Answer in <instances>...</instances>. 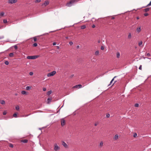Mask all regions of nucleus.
<instances>
[{
	"label": "nucleus",
	"mask_w": 151,
	"mask_h": 151,
	"mask_svg": "<svg viewBox=\"0 0 151 151\" xmlns=\"http://www.w3.org/2000/svg\"><path fill=\"white\" fill-rule=\"evenodd\" d=\"M56 42H54L53 43V45H56Z\"/></svg>",
	"instance_id": "obj_52"
},
{
	"label": "nucleus",
	"mask_w": 151,
	"mask_h": 151,
	"mask_svg": "<svg viewBox=\"0 0 151 151\" xmlns=\"http://www.w3.org/2000/svg\"><path fill=\"white\" fill-rule=\"evenodd\" d=\"M21 142L24 143H27L28 142V140L27 139L23 140L22 139L21 140Z\"/></svg>",
	"instance_id": "obj_14"
},
{
	"label": "nucleus",
	"mask_w": 151,
	"mask_h": 151,
	"mask_svg": "<svg viewBox=\"0 0 151 151\" xmlns=\"http://www.w3.org/2000/svg\"><path fill=\"white\" fill-rule=\"evenodd\" d=\"M49 3V1L48 0H46L45 1L44 3L42 4V6H45L47 5H48Z\"/></svg>",
	"instance_id": "obj_6"
},
{
	"label": "nucleus",
	"mask_w": 151,
	"mask_h": 151,
	"mask_svg": "<svg viewBox=\"0 0 151 151\" xmlns=\"http://www.w3.org/2000/svg\"><path fill=\"white\" fill-rule=\"evenodd\" d=\"M118 134H116L114 136V137L113 138V139L114 140H116L118 139Z\"/></svg>",
	"instance_id": "obj_11"
},
{
	"label": "nucleus",
	"mask_w": 151,
	"mask_h": 151,
	"mask_svg": "<svg viewBox=\"0 0 151 151\" xmlns=\"http://www.w3.org/2000/svg\"><path fill=\"white\" fill-rule=\"evenodd\" d=\"M137 136V134L136 133H135L133 135V137H136Z\"/></svg>",
	"instance_id": "obj_28"
},
{
	"label": "nucleus",
	"mask_w": 151,
	"mask_h": 151,
	"mask_svg": "<svg viewBox=\"0 0 151 151\" xmlns=\"http://www.w3.org/2000/svg\"><path fill=\"white\" fill-rule=\"evenodd\" d=\"M4 14V12H1L0 13V16L2 17L3 16Z\"/></svg>",
	"instance_id": "obj_20"
},
{
	"label": "nucleus",
	"mask_w": 151,
	"mask_h": 151,
	"mask_svg": "<svg viewBox=\"0 0 151 151\" xmlns=\"http://www.w3.org/2000/svg\"><path fill=\"white\" fill-rule=\"evenodd\" d=\"M114 83H114L113 84V85H112V86L113 85H114Z\"/></svg>",
	"instance_id": "obj_60"
},
{
	"label": "nucleus",
	"mask_w": 151,
	"mask_h": 151,
	"mask_svg": "<svg viewBox=\"0 0 151 151\" xmlns=\"http://www.w3.org/2000/svg\"><path fill=\"white\" fill-rule=\"evenodd\" d=\"M148 14L147 13H146L144 14V16H147L148 15Z\"/></svg>",
	"instance_id": "obj_44"
},
{
	"label": "nucleus",
	"mask_w": 151,
	"mask_h": 151,
	"mask_svg": "<svg viewBox=\"0 0 151 151\" xmlns=\"http://www.w3.org/2000/svg\"><path fill=\"white\" fill-rule=\"evenodd\" d=\"M21 93L23 95H27L26 92L24 91H22Z\"/></svg>",
	"instance_id": "obj_16"
},
{
	"label": "nucleus",
	"mask_w": 151,
	"mask_h": 151,
	"mask_svg": "<svg viewBox=\"0 0 151 151\" xmlns=\"http://www.w3.org/2000/svg\"><path fill=\"white\" fill-rule=\"evenodd\" d=\"M33 73L32 72H31L29 73V74L30 76H32L33 75Z\"/></svg>",
	"instance_id": "obj_39"
},
{
	"label": "nucleus",
	"mask_w": 151,
	"mask_h": 151,
	"mask_svg": "<svg viewBox=\"0 0 151 151\" xmlns=\"http://www.w3.org/2000/svg\"><path fill=\"white\" fill-rule=\"evenodd\" d=\"M79 0H71L66 4V6L68 7H70L74 3H77Z\"/></svg>",
	"instance_id": "obj_1"
},
{
	"label": "nucleus",
	"mask_w": 151,
	"mask_h": 151,
	"mask_svg": "<svg viewBox=\"0 0 151 151\" xmlns=\"http://www.w3.org/2000/svg\"><path fill=\"white\" fill-rule=\"evenodd\" d=\"M15 109L17 110H19V106H16Z\"/></svg>",
	"instance_id": "obj_23"
},
{
	"label": "nucleus",
	"mask_w": 151,
	"mask_h": 151,
	"mask_svg": "<svg viewBox=\"0 0 151 151\" xmlns=\"http://www.w3.org/2000/svg\"><path fill=\"white\" fill-rule=\"evenodd\" d=\"M92 28H95V25L94 24H93L92 25Z\"/></svg>",
	"instance_id": "obj_47"
},
{
	"label": "nucleus",
	"mask_w": 151,
	"mask_h": 151,
	"mask_svg": "<svg viewBox=\"0 0 151 151\" xmlns=\"http://www.w3.org/2000/svg\"><path fill=\"white\" fill-rule=\"evenodd\" d=\"M116 77V76L114 77L113 78V79L111 80V81L110 82V84L109 85H110L111 83H112V82H113V81L114 80V78Z\"/></svg>",
	"instance_id": "obj_26"
},
{
	"label": "nucleus",
	"mask_w": 151,
	"mask_h": 151,
	"mask_svg": "<svg viewBox=\"0 0 151 151\" xmlns=\"http://www.w3.org/2000/svg\"><path fill=\"white\" fill-rule=\"evenodd\" d=\"M77 47V48H79V45H78V46H77V47Z\"/></svg>",
	"instance_id": "obj_53"
},
{
	"label": "nucleus",
	"mask_w": 151,
	"mask_h": 151,
	"mask_svg": "<svg viewBox=\"0 0 151 151\" xmlns=\"http://www.w3.org/2000/svg\"><path fill=\"white\" fill-rule=\"evenodd\" d=\"M56 73V71H54L51 73H48L47 74V76L48 77H50L51 76H53L54 75H55Z\"/></svg>",
	"instance_id": "obj_4"
},
{
	"label": "nucleus",
	"mask_w": 151,
	"mask_h": 151,
	"mask_svg": "<svg viewBox=\"0 0 151 151\" xmlns=\"http://www.w3.org/2000/svg\"><path fill=\"white\" fill-rule=\"evenodd\" d=\"M147 57H150V54L149 53H147Z\"/></svg>",
	"instance_id": "obj_43"
},
{
	"label": "nucleus",
	"mask_w": 151,
	"mask_h": 151,
	"mask_svg": "<svg viewBox=\"0 0 151 151\" xmlns=\"http://www.w3.org/2000/svg\"><path fill=\"white\" fill-rule=\"evenodd\" d=\"M65 121L64 119H61V125L62 126H63L65 124Z\"/></svg>",
	"instance_id": "obj_8"
},
{
	"label": "nucleus",
	"mask_w": 151,
	"mask_h": 151,
	"mask_svg": "<svg viewBox=\"0 0 151 151\" xmlns=\"http://www.w3.org/2000/svg\"><path fill=\"white\" fill-rule=\"evenodd\" d=\"M65 38H66V39H68V37H65Z\"/></svg>",
	"instance_id": "obj_57"
},
{
	"label": "nucleus",
	"mask_w": 151,
	"mask_h": 151,
	"mask_svg": "<svg viewBox=\"0 0 151 151\" xmlns=\"http://www.w3.org/2000/svg\"><path fill=\"white\" fill-rule=\"evenodd\" d=\"M74 76V75L73 74H72V75H71L70 76V78H72Z\"/></svg>",
	"instance_id": "obj_49"
},
{
	"label": "nucleus",
	"mask_w": 151,
	"mask_h": 151,
	"mask_svg": "<svg viewBox=\"0 0 151 151\" xmlns=\"http://www.w3.org/2000/svg\"><path fill=\"white\" fill-rule=\"evenodd\" d=\"M43 90L44 91H45L46 90V89L45 88H43Z\"/></svg>",
	"instance_id": "obj_48"
},
{
	"label": "nucleus",
	"mask_w": 151,
	"mask_h": 151,
	"mask_svg": "<svg viewBox=\"0 0 151 151\" xmlns=\"http://www.w3.org/2000/svg\"><path fill=\"white\" fill-rule=\"evenodd\" d=\"M103 142L102 141L100 142L99 145V148H101L103 147Z\"/></svg>",
	"instance_id": "obj_10"
},
{
	"label": "nucleus",
	"mask_w": 151,
	"mask_h": 151,
	"mask_svg": "<svg viewBox=\"0 0 151 151\" xmlns=\"http://www.w3.org/2000/svg\"><path fill=\"white\" fill-rule=\"evenodd\" d=\"M41 1V0H36L35 1V3L40 2Z\"/></svg>",
	"instance_id": "obj_35"
},
{
	"label": "nucleus",
	"mask_w": 151,
	"mask_h": 151,
	"mask_svg": "<svg viewBox=\"0 0 151 151\" xmlns=\"http://www.w3.org/2000/svg\"><path fill=\"white\" fill-rule=\"evenodd\" d=\"M15 96H17V93H15Z\"/></svg>",
	"instance_id": "obj_58"
},
{
	"label": "nucleus",
	"mask_w": 151,
	"mask_h": 151,
	"mask_svg": "<svg viewBox=\"0 0 151 151\" xmlns=\"http://www.w3.org/2000/svg\"><path fill=\"white\" fill-rule=\"evenodd\" d=\"M62 145L65 148H68V147L67 145L63 141H62Z\"/></svg>",
	"instance_id": "obj_7"
},
{
	"label": "nucleus",
	"mask_w": 151,
	"mask_h": 151,
	"mask_svg": "<svg viewBox=\"0 0 151 151\" xmlns=\"http://www.w3.org/2000/svg\"><path fill=\"white\" fill-rule=\"evenodd\" d=\"M9 56L10 57H13L14 56V54L13 53H10L9 54Z\"/></svg>",
	"instance_id": "obj_25"
},
{
	"label": "nucleus",
	"mask_w": 151,
	"mask_h": 151,
	"mask_svg": "<svg viewBox=\"0 0 151 151\" xmlns=\"http://www.w3.org/2000/svg\"><path fill=\"white\" fill-rule=\"evenodd\" d=\"M140 28H141V27H139L138 28L140 29Z\"/></svg>",
	"instance_id": "obj_61"
},
{
	"label": "nucleus",
	"mask_w": 151,
	"mask_h": 151,
	"mask_svg": "<svg viewBox=\"0 0 151 151\" xmlns=\"http://www.w3.org/2000/svg\"><path fill=\"white\" fill-rule=\"evenodd\" d=\"M17 1V0H9L8 2L9 4H12L16 3Z\"/></svg>",
	"instance_id": "obj_5"
},
{
	"label": "nucleus",
	"mask_w": 151,
	"mask_h": 151,
	"mask_svg": "<svg viewBox=\"0 0 151 151\" xmlns=\"http://www.w3.org/2000/svg\"><path fill=\"white\" fill-rule=\"evenodd\" d=\"M132 37V35L131 33H129L128 35V38L130 39H131Z\"/></svg>",
	"instance_id": "obj_18"
},
{
	"label": "nucleus",
	"mask_w": 151,
	"mask_h": 151,
	"mask_svg": "<svg viewBox=\"0 0 151 151\" xmlns=\"http://www.w3.org/2000/svg\"><path fill=\"white\" fill-rule=\"evenodd\" d=\"M86 27L85 25H83L81 27V28H86Z\"/></svg>",
	"instance_id": "obj_32"
},
{
	"label": "nucleus",
	"mask_w": 151,
	"mask_h": 151,
	"mask_svg": "<svg viewBox=\"0 0 151 151\" xmlns=\"http://www.w3.org/2000/svg\"><path fill=\"white\" fill-rule=\"evenodd\" d=\"M99 54V52L98 51H96L95 52V55H97Z\"/></svg>",
	"instance_id": "obj_24"
},
{
	"label": "nucleus",
	"mask_w": 151,
	"mask_h": 151,
	"mask_svg": "<svg viewBox=\"0 0 151 151\" xmlns=\"http://www.w3.org/2000/svg\"><path fill=\"white\" fill-rule=\"evenodd\" d=\"M0 103L2 104H4L5 103V101L3 100H1Z\"/></svg>",
	"instance_id": "obj_17"
},
{
	"label": "nucleus",
	"mask_w": 151,
	"mask_h": 151,
	"mask_svg": "<svg viewBox=\"0 0 151 151\" xmlns=\"http://www.w3.org/2000/svg\"><path fill=\"white\" fill-rule=\"evenodd\" d=\"M9 146L10 147H13V145L12 144L10 143L9 144Z\"/></svg>",
	"instance_id": "obj_30"
},
{
	"label": "nucleus",
	"mask_w": 151,
	"mask_h": 151,
	"mask_svg": "<svg viewBox=\"0 0 151 151\" xmlns=\"http://www.w3.org/2000/svg\"><path fill=\"white\" fill-rule=\"evenodd\" d=\"M57 47L58 49H59V47L58 46H57Z\"/></svg>",
	"instance_id": "obj_54"
},
{
	"label": "nucleus",
	"mask_w": 151,
	"mask_h": 151,
	"mask_svg": "<svg viewBox=\"0 0 151 151\" xmlns=\"http://www.w3.org/2000/svg\"><path fill=\"white\" fill-rule=\"evenodd\" d=\"M39 57V55H37L35 56H28L27 57V58L28 59H35L38 58Z\"/></svg>",
	"instance_id": "obj_2"
},
{
	"label": "nucleus",
	"mask_w": 151,
	"mask_h": 151,
	"mask_svg": "<svg viewBox=\"0 0 151 151\" xmlns=\"http://www.w3.org/2000/svg\"><path fill=\"white\" fill-rule=\"evenodd\" d=\"M134 106L135 107H138L139 106V104H135Z\"/></svg>",
	"instance_id": "obj_37"
},
{
	"label": "nucleus",
	"mask_w": 151,
	"mask_h": 151,
	"mask_svg": "<svg viewBox=\"0 0 151 151\" xmlns=\"http://www.w3.org/2000/svg\"><path fill=\"white\" fill-rule=\"evenodd\" d=\"M142 41H140L138 43L139 46L143 47V45H142Z\"/></svg>",
	"instance_id": "obj_15"
},
{
	"label": "nucleus",
	"mask_w": 151,
	"mask_h": 151,
	"mask_svg": "<svg viewBox=\"0 0 151 151\" xmlns=\"http://www.w3.org/2000/svg\"><path fill=\"white\" fill-rule=\"evenodd\" d=\"M114 19V17H112V18H111V19Z\"/></svg>",
	"instance_id": "obj_55"
},
{
	"label": "nucleus",
	"mask_w": 151,
	"mask_h": 151,
	"mask_svg": "<svg viewBox=\"0 0 151 151\" xmlns=\"http://www.w3.org/2000/svg\"><path fill=\"white\" fill-rule=\"evenodd\" d=\"M100 41H98V42H99V43H100Z\"/></svg>",
	"instance_id": "obj_59"
},
{
	"label": "nucleus",
	"mask_w": 151,
	"mask_h": 151,
	"mask_svg": "<svg viewBox=\"0 0 151 151\" xmlns=\"http://www.w3.org/2000/svg\"><path fill=\"white\" fill-rule=\"evenodd\" d=\"M101 50H104V47L103 46H102L101 47Z\"/></svg>",
	"instance_id": "obj_38"
},
{
	"label": "nucleus",
	"mask_w": 151,
	"mask_h": 151,
	"mask_svg": "<svg viewBox=\"0 0 151 151\" xmlns=\"http://www.w3.org/2000/svg\"><path fill=\"white\" fill-rule=\"evenodd\" d=\"M82 87V86L81 84H78L76 85L73 87V88H81Z\"/></svg>",
	"instance_id": "obj_9"
},
{
	"label": "nucleus",
	"mask_w": 151,
	"mask_h": 151,
	"mask_svg": "<svg viewBox=\"0 0 151 151\" xmlns=\"http://www.w3.org/2000/svg\"><path fill=\"white\" fill-rule=\"evenodd\" d=\"M69 43L70 45H72L73 44V43L72 42H70Z\"/></svg>",
	"instance_id": "obj_45"
},
{
	"label": "nucleus",
	"mask_w": 151,
	"mask_h": 151,
	"mask_svg": "<svg viewBox=\"0 0 151 151\" xmlns=\"http://www.w3.org/2000/svg\"><path fill=\"white\" fill-rule=\"evenodd\" d=\"M31 88L30 86H27L26 87V89L27 90H30Z\"/></svg>",
	"instance_id": "obj_19"
},
{
	"label": "nucleus",
	"mask_w": 151,
	"mask_h": 151,
	"mask_svg": "<svg viewBox=\"0 0 151 151\" xmlns=\"http://www.w3.org/2000/svg\"><path fill=\"white\" fill-rule=\"evenodd\" d=\"M37 43H34L33 45V46H34V47H36L37 46Z\"/></svg>",
	"instance_id": "obj_33"
},
{
	"label": "nucleus",
	"mask_w": 151,
	"mask_h": 151,
	"mask_svg": "<svg viewBox=\"0 0 151 151\" xmlns=\"http://www.w3.org/2000/svg\"><path fill=\"white\" fill-rule=\"evenodd\" d=\"M149 10V8H146L145 9V12L148 11Z\"/></svg>",
	"instance_id": "obj_29"
},
{
	"label": "nucleus",
	"mask_w": 151,
	"mask_h": 151,
	"mask_svg": "<svg viewBox=\"0 0 151 151\" xmlns=\"http://www.w3.org/2000/svg\"><path fill=\"white\" fill-rule=\"evenodd\" d=\"M141 29H137L136 32L137 33H139L141 31Z\"/></svg>",
	"instance_id": "obj_21"
},
{
	"label": "nucleus",
	"mask_w": 151,
	"mask_h": 151,
	"mask_svg": "<svg viewBox=\"0 0 151 151\" xmlns=\"http://www.w3.org/2000/svg\"><path fill=\"white\" fill-rule=\"evenodd\" d=\"M54 149L55 151H57L60 150V147L56 143L54 144Z\"/></svg>",
	"instance_id": "obj_3"
},
{
	"label": "nucleus",
	"mask_w": 151,
	"mask_h": 151,
	"mask_svg": "<svg viewBox=\"0 0 151 151\" xmlns=\"http://www.w3.org/2000/svg\"><path fill=\"white\" fill-rule=\"evenodd\" d=\"M120 57V53L117 52L116 53V57L117 58H119Z\"/></svg>",
	"instance_id": "obj_12"
},
{
	"label": "nucleus",
	"mask_w": 151,
	"mask_h": 151,
	"mask_svg": "<svg viewBox=\"0 0 151 151\" xmlns=\"http://www.w3.org/2000/svg\"><path fill=\"white\" fill-rule=\"evenodd\" d=\"M52 93V91H48L47 93V95H49L50 94H51Z\"/></svg>",
	"instance_id": "obj_22"
},
{
	"label": "nucleus",
	"mask_w": 151,
	"mask_h": 151,
	"mask_svg": "<svg viewBox=\"0 0 151 151\" xmlns=\"http://www.w3.org/2000/svg\"><path fill=\"white\" fill-rule=\"evenodd\" d=\"M52 100V98H48L47 99V103L49 104L51 102V101Z\"/></svg>",
	"instance_id": "obj_13"
},
{
	"label": "nucleus",
	"mask_w": 151,
	"mask_h": 151,
	"mask_svg": "<svg viewBox=\"0 0 151 151\" xmlns=\"http://www.w3.org/2000/svg\"><path fill=\"white\" fill-rule=\"evenodd\" d=\"M3 22L4 23H7V21L6 19H4L3 20Z\"/></svg>",
	"instance_id": "obj_34"
},
{
	"label": "nucleus",
	"mask_w": 151,
	"mask_h": 151,
	"mask_svg": "<svg viewBox=\"0 0 151 151\" xmlns=\"http://www.w3.org/2000/svg\"><path fill=\"white\" fill-rule=\"evenodd\" d=\"M139 69L141 70L142 69V65H140L139 68Z\"/></svg>",
	"instance_id": "obj_46"
},
{
	"label": "nucleus",
	"mask_w": 151,
	"mask_h": 151,
	"mask_svg": "<svg viewBox=\"0 0 151 151\" xmlns=\"http://www.w3.org/2000/svg\"><path fill=\"white\" fill-rule=\"evenodd\" d=\"M98 123H95L94 125H95V126H97L98 125Z\"/></svg>",
	"instance_id": "obj_50"
},
{
	"label": "nucleus",
	"mask_w": 151,
	"mask_h": 151,
	"mask_svg": "<svg viewBox=\"0 0 151 151\" xmlns=\"http://www.w3.org/2000/svg\"><path fill=\"white\" fill-rule=\"evenodd\" d=\"M150 5H151V1H150V3L147 5V6H150Z\"/></svg>",
	"instance_id": "obj_42"
},
{
	"label": "nucleus",
	"mask_w": 151,
	"mask_h": 151,
	"mask_svg": "<svg viewBox=\"0 0 151 151\" xmlns=\"http://www.w3.org/2000/svg\"><path fill=\"white\" fill-rule=\"evenodd\" d=\"M110 116V115L109 114H107L106 116L107 117H109Z\"/></svg>",
	"instance_id": "obj_51"
},
{
	"label": "nucleus",
	"mask_w": 151,
	"mask_h": 151,
	"mask_svg": "<svg viewBox=\"0 0 151 151\" xmlns=\"http://www.w3.org/2000/svg\"><path fill=\"white\" fill-rule=\"evenodd\" d=\"M17 114L16 113H14L13 114V116L14 117H17Z\"/></svg>",
	"instance_id": "obj_27"
},
{
	"label": "nucleus",
	"mask_w": 151,
	"mask_h": 151,
	"mask_svg": "<svg viewBox=\"0 0 151 151\" xmlns=\"http://www.w3.org/2000/svg\"><path fill=\"white\" fill-rule=\"evenodd\" d=\"M6 114V111H4L3 113V114L4 115H5Z\"/></svg>",
	"instance_id": "obj_41"
},
{
	"label": "nucleus",
	"mask_w": 151,
	"mask_h": 151,
	"mask_svg": "<svg viewBox=\"0 0 151 151\" xmlns=\"http://www.w3.org/2000/svg\"><path fill=\"white\" fill-rule=\"evenodd\" d=\"M4 63L6 65H8L9 64V62L7 61H5L4 62Z\"/></svg>",
	"instance_id": "obj_31"
},
{
	"label": "nucleus",
	"mask_w": 151,
	"mask_h": 151,
	"mask_svg": "<svg viewBox=\"0 0 151 151\" xmlns=\"http://www.w3.org/2000/svg\"><path fill=\"white\" fill-rule=\"evenodd\" d=\"M33 40L35 42H36L37 41V39L35 37H34Z\"/></svg>",
	"instance_id": "obj_36"
},
{
	"label": "nucleus",
	"mask_w": 151,
	"mask_h": 151,
	"mask_svg": "<svg viewBox=\"0 0 151 151\" xmlns=\"http://www.w3.org/2000/svg\"><path fill=\"white\" fill-rule=\"evenodd\" d=\"M14 48L15 50H17V47L16 45L14 46Z\"/></svg>",
	"instance_id": "obj_40"
},
{
	"label": "nucleus",
	"mask_w": 151,
	"mask_h": 151,
	"mask_svg": "<svg viewBox=\"0 0 151 151\" xmlns=\"http://www.w3.org/2000/svg\"><path fill=\"white\" fill-rule=\"evenodd\" d=\"M137 19H139V17H137Z\"/></svg>",
	"instance_id": "obj_56"
}]
</instances>
